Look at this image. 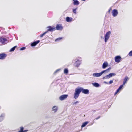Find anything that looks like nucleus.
Segmentation results:
<instances>
[{"instance_id": "obj_39", "label": "nucleus", "mask_w": 132, "mask_h": 132, "mask_svg": "<svg viewBox=\"0 0 132 132\" xmlns=\"http://www.w3.org/2000/svg\"><path fill=\"white\" fill-rule=\"evenodd\" d=\"M73 0L74 1H75V0Z\"/></svg>"}, {"instance_id": "obj_31", "label": "nucleus", "mask_w": 132, "mask_h": 132, "mask_svg": "<svg viewBox=\"0 0 132 132\" xmlns=\"http://www.w3.org/2000/svg\"><path fill=\"white\" fill-rule=\"evenodd\" d=\"M25 48H26L25 47H22L20 49V50H24Z\"/></svg>"}, {"instance_id": "obj_34", "label": "nucleus", "mask_w": 132, "mask_h": 132, "mask_svg": "<svg viewBox=\"0 0 132 132\" xmlns=\"http://www.w3.org/2000/svg\"><path fill=\"white\" fill-rule=\"evenodd\" d=\"M79 102L78 101H77L75 102H74L73 103V104H76V103H78Z\"/></svg>"}, {"instance_id": "obj_5", "label": "nucleus", "mask_w": 132, "mask_h": 132, "mask_svg": "<svg viewBox=\"0 0 132 132\" xmlns=\"http://www.w3.org/2000/svg\"><path fill=\"white\" fill-rule=\"evenodd\" d=\"M47 28L48 29L47 31V32L48 31H50L51 32H52L55 31L56 30L55 28L54 27H51V26H48Z\"/></svg>"}, {"instance_id": "obj_30", "label": "nucleus", "mask_w": 132, "mask_h": 132, "mask_svg": "<svg viewBox=\"0 0 132 132\" xmlns=\"http://www.w3.org/2000/svg\"><path fill=\"white\" fill-rule=\"evenodd\" d=\"M128 55L130 56H132V50L129 52Z\"/></svg>"}, {"instance_id": "obj_28", "label": "nucleus", "mask_w": 132, "mask_h": 132, "mask_svg": "<svg viewBox=\"0 0 132 132\" xmlns=\"http://www.w3.org/2000/svg\"><path fill=\"white\" fill-rule=\"evenodd\" d=\"M62 37H59V38L56 39H55V41H57L60 40H61V39H62Z\"/></svg>"}, {"instance_id": "obj_35", "label": "nucleus", "mask_w": 132, "mask_h": 132, "mask_svg": "<svg viewBox=\"0 0 132 132\" xmlns=\"http://www.w3.org/2000/svg\"><path fill=\"white\" fill-rule=\"evenodd\" d=\"M100 116H98L97 118H95V119H96V120H98V119H99L100 118Z\"/></svg>"}, {"instance_id": "obj_25", "label": "nucleus", "mask_w": 132, "mask_h": 132, "mask_svg": "<svg viewBox=\"0 0 132 132\" xmlns=\"http://www.w3.org/2000/svg\"><path fill=\"white\" fill-rule=\"evenodd\" d=\"M20 130L18 132H23L24 128L23 127H21L20 128Z\"/></svg>"}, {"instance_id": "obj_12", "label": "nucleus", "mask_w": 132, "mask_h": 132, "mask_svg": "<svg viewBox=\"0 0 132 132\" xmlns=\"http://www.w3.org/2000/svg\"><path fill=\"white\" fill-rule=\"evenodd\" d=\"M68 95H61L59 97V99L61 100H63L66 99L68 97Z\"/></svg>"}, {"instance_id": "obj_3", "label": "nucleus", "mask_w": 132, "mask_h": 132, "mask_svg": "<svg viewBox=\"0 0 132 132\" xmlns=\"http://www.w3.org/2000/svg\"><path fill=\"white\" fill-rule=\"evenodd\" d=\"M7 40V39L3 37H2L0 38V42L3 44V45L5 44L6 43V42Z\"/></svg>"}, {"instance_id": "obj_32", "label": "nucleus", "mask_w": 132, "mask_h": 132, "mask_svg": "<svg viewBox=\"0 0 132 132\" xmlns=\"http://www.w3.org/2000/svg\"><path fill=\"white\" fill-rule=\"evenodd\" d=\"M113 82V80H110L109 82V84H110L112 83Z\"/></svg>"}, {"instance_id": "obj_22", "label": "nucleus", "mask_w": 132, "mask_h": 132, "mask_svg": "<svg viewBox=\"0 0 132 132\" xmlns=\"http://www.w3.org/2000/svg\"><path fill=\"white\" fill-rule=\"evenodd\" d=\"M73 4L74 5H78L79 4V3L78 1L76 0L74 1Z\"/></svg>"}, {"instance_id": "obj_8", "label": "nucleus", "mask_w": 132, "mask_h": 132, "mask_svg": "<svg viewBox=\"0 0 132 132\" xmlns=\"http://www.w3.org/2000/svg\"><path fill=\"white\" fill-rule=\"evenodd\" d=\"M116 75V74L115 73H111L108 75L104 77L103 78L108 79L111 77L113 76H115Z\"/></svg>"}, {"instance_id": "obj_33", "label": "nucleus", "mask_w": 132, "mask_h": 132, "mask_svg": "<svg viewBox=\"0 0 132 132\" xmlns=\"http://www.w3.org/2000/svg\"><path fill=\"white\" fill-rule=\"evenodd\" d=\"M112 10V9L111 8H110L109 10L108 11V13H110V11Z\"/></svg>"}, {"instance_id": "obj_16", "label": "nucleus", "mask_w": 132, "mask_h": 132, "mask_svg": "<svg viewBox=\"0 0 132 132\" xmlns=\"http://www.w3.org/2000/svg\"><path fill=\"white\" fill-rule=\"evenodd\" d=\"M129 79V78L128 76H126L124 79V81L123 83V85H125V84L127 82Z\"/></svg>"}, {"instance_id": "obj_24", "label": "nucleus", "mask_w": 132, "mask_h": 132, "mask_svg": "<svg viewBox=\"0 0 132 132\" xmlns=\"http://www.w3.org/2000/svg\"><path fill=\"white\" fill-rule=\"evenodd\" d=\"M4 114H3L0 116V122L3 119V117L4 116Z\"/></svg>"}, {"instance_id": "obj_21", "label": "nucleus", "mask_w": 132, "mask_h": 132, "mask_svg": "<svg viewBox=\"0 0 132 132\" xmlns=\"http://www.w3.org/2000/svg\"><path fill=\"white\" fill-rule=\"evenodd\" d=\"M88 123V122L87 121L84 122L81 126L82 128L85 126Z\"/></svg>"}, {"instance_id": "obj_6", "label": "nucleus", "mask_w": 132, "mask_h": 132, "mask_svg": "<svg viewBox=\"0 0 132 132\" xmlns=\"http://www.w3.org/2000/svg\"><path fill=\"white\" fill-rule=\"evenodd\" d=\"M56 29L57 30H61L63 29V27L61 24H57L56 26Z\"/></svg>"}, {"instance_id": "obj_29", "label": "nucleus", "mask_w": 132, "mask_h": 132, "mask_svg": "<svg viewBox=\"0 0 132 132\" xmlns=\"http://www.w3.org/2000/svg\"><path fill=\"white\" fill-rule=\"evenodd\" d=\"M77 9V8H76L75 9H73V12L75 14L76 13V10Z\"/></svg>"}, {"instance_id": "obj_23", "label": "nucleus", "mask_w": 132, "mask_h": 132, "mask_svg": "<svg viewBox=\"0 0 132 132\" xmlns=\"http://www.w3.org/2000/svg\"><path fill=\"white\" fill-rule=\"evenodd\" d=\"M64 73L65 74H67L68 73V70L67 68H65L64 70Z\"/></svg>"}, {"instance_id": "obj_9", "label": "nucleus", "mask_w": 132, "mask_h": 132, "mask_svg": "<svg viewBox=\"0 0 132 132\" xmlns=\"http://www.w3.org/2000/svg\"><path fill=\"white\" fill-rule=\"evenodd\" d=\"M81 64V61L79 60L76 61L74 64V65L75 67H78Z\"/></svg>"}, {"instance_id": "obj_14", "label": "nucleus", "mask_w": 132, "mask_h": 132, "mask_svg": "<svg viewBox=\"0 0 132 132\" xmlns=\"http://www.w3.org/2000/svg\"><path fill=\"white\" fill-rule=\"evenodd\" d=\"M124 85H123V84L122 85H121L118 88L116 92L114 94V95H116L117 93L123 88V86Z\"/></svg>"}, {"instance_id": "obj_1", "label": "nucleus", "mask_w": 132, "mask_h": 132, "mask_svg": "<svg viewBox=\"0 0 132 132\" xmlns=\"http://www.w3.org/2000/svg\"><path fill=\"white\" fill-rule=\"evenodd\" d=\"M81 90V87L76 88L75 89L74 96L75 99H76L78 98L80 94L82 91Z\"/></svg>"}, {"instance_id": "obj_26", "label": "nucleus", "mask_w": 132, "mask_h": 132, "mask_svg": "<svg viewBox=\"0 0 132 132\" xmlns=\"http://www.w3.org/2000/svg\"><path fill=\"white\" fill-rule=\"evenodd\" d=\"M17 47V46H15L11 48L10 50V51H13L15 50L16 48Z\"/></svg>"}, {"instance_id": "obj_36", "label": "nucleus", "mask_w": 132, "mask_h": 132, "mask_svg": "<svg viewBox=\"0 0 132 132\" xmlns=\"http://www.w3.org/2000/svg\"><path fill=\"white\" fill-rule=\"evenodd\" d=\"M59 69H57V70L55 72V73H56L58 71H59Z\"/></svg>"}, {"instance_id": "obj_7", "label": "nucleus", "mask_w": 132, "mask_h": 132, "mask_svg": "<svg viewBox=\"0 0 132 132\" xmlns=\"http://www.w3.org/2000/svg\"><path fill=\"white\" fill-rule=\"evenodd\" d=\"M7 56L6 54L5 53L0 54V59L3 60L5 59Z\"/></svg>"}, {"instance_id": "obj_40", "label": "nucleus", "mask_w": 132, "mask_h": 132, "mask_svg": "<svg viewBox=\"0 0 132 132\" xmlns=\"http://www.w3.org/2000/svg\"><path fill=\"white\" fill-rule=\"evenodd\" d=\"M1 108V106H0V109Z\"/></svg>"}, {"instance_id": "obj_15", "label": "nucleus", "mask_w": 132, "mask_h": 132, "mask_svg": "<svg viewBox=\"0 0 132 132\" xmlns=\"http://www.w3.org/2000/svg\"><path fill=\"white\" fill-rule=\"evenodd\" d=\"M40 42L39 40L35 41L31 44V46H36L37 44H38Z\"/></svg>"}, {"instance_id": "obj_10", "label": "nucleus", "mask_w": 132, "mask_h": 132, "mask_svg": "<svg viewBox=\"0 0 132 132\" xmlns=\"http://www.w3.org/2000/svg\"><path fill=\"white\" fill-rule=\"evenodd\" d=\"M115 61L117 63H119L120 62L121 60V57L119 56H116L115 59Z\"/></svg>"}, {"instance_id": "obj_19", "label": "nucleus", "mask_w": 132, "mask_h": 132, "mask_svg": "<svg viewBox=\"0 0 132 132\" xmlns=\"http://www.w3.org/2000/svg\"><path fill=\"white\" fill-rule=\"evenodd\" d=\"M58 109V108L57 106H53L52 108V111H53L55 112H56Z\"/></svg>"}, {"instance_id": "obj_27", "label": "nucleus", "mask_w": 132, "mask_h": 132, "mask_svg": "<svg viewBox=\"0 0 132 132\" xmlns=\"http://www.w3.org/2000/svg\"><path fill=\"white\" fill-rule=\"evenodd\" d=\"M47 33V31H46L45 32H44V33H43L40 36V37H42L44 35L46 34Z\"/></svg>"}, {"instance_id": "obj_18", "label": "nucleus", "mask_w": 132, "mask_h": 132, "mask_svg": "<svg viewBox=\"0 0 132 132\" xmlns=\"http://www.w3.org/2000/svg\"><path fill=\"white\" fill-rule=\"evenodd\" d=\"M72 18H70L69 17L67 16L66 18V20L67 22H71L72 21Z\"/></svg>"}, {"instance_id": "obj_13", "label": "nucleus", "mask_w": 132, "mask_h": 132, "mask_svg": "<svg viewBox=\"0 0 132 132\" xmlns=\"http://www.w3.org/2000/svg\"><path fill=\"white\" fill-rule=\"evenodd\" d=\"M81 92L85 94H88L89 93V91L88 89H84L82 88L81 87Z\"/></svg>"}, {"instance_id": "obj_20", "label": "nucleus", "mask_w": 132, "mask_h": 132, "mask_svg": "<svg viewBox=\"0 0 132 132\" xmlns=\"http://www.w3.org/2000/svg\"><path fill=\"white\" fill-rule=\"evenodd\" d=\"M92 84L94 86L96 87H99L100 86L99 84L96 82H94L92 83Z\"/></svg>"}, {"instance_id": "obj_11", "label": "nucleus", "mask_w": 132, "mask_h": 132, "mask_svg": "<svg viewBox=\"0 0 132 132\" xmlns=\"http://www.w3.org/2000/svg\"><path fill=\"white\" fill-rule=\"evenodd\" d=\"M118 13L117 10L116 9L113 10L112 11V15L114 16H116Z\"/></svg>"}, {"instance_id": "obj_37", "label": "nucleus", "mask_w": 132, "mask_h": 132, "mask_svg": "<svg viewBox=\"0 0 132 132\" xmlns=\"http://www.w3.org/2000/svg\"><path fill=\"white\" fill-rule=\"evenodd\" d=\"M27 131H28V130H23V132H27Z\"/></svg>"}, {"instance_id": "obj_4", "label": "nucleus", "mask_w": 132, "mask_h": 132, "mask_svg": "<svg viewBox=\"0 0 132 132\" xmlns=\"http://www.w3.org/2000/svg\"><path fill=\"white\" fill-rule=\"evenodd\" d=\"M111 33V32L109 31L107 32L106 34L105 37V42H106L107 41Z\"/></svg>"}, {"instance_id": "obj_2", "label": "nucleus", "mask_w": 132, "mask_h": 132, "mask_svg": "<svg viewBox=\"0 0 132 132\" xmlns=\"http://www.w3.org/2000/svg\"><path fill=\"white\" fill-rule=\"evenodd\" d=\"M111 67H109L106 70H103L101 72L99 73H94L93 74V76L94 77H99L101 76L103 73L105 72H108L111 69Z\"/></svg>"}, {"instance_id": "obj_38", "label": "nucleus", "mask_w": 132, "mask_h": 132, "mask_svg": "<svg viewBox=\"0 0 132 132\" xmlns=\"http://www.w3.org/2000/svg\"><path fill=\"white\" fill-rule=\"evenodd\" d=\"M82 1H85V0H82Z\"/></svg>"}, {"instance_id": "obj_17", "label": "nucleus", "mask_w": 132, "mask_h": 132, "mask_svg": "<svg viewBox=\"0 0 132 132\" xmlns=\"http://www.w3.org/2000/svg\"><path fill=\"white\" fill-rule=\"evenodd\" d=\"M108 65V64L107 62H105L103 64L102 67L103 69H105Z\"/></svg>"}]
</instances>
